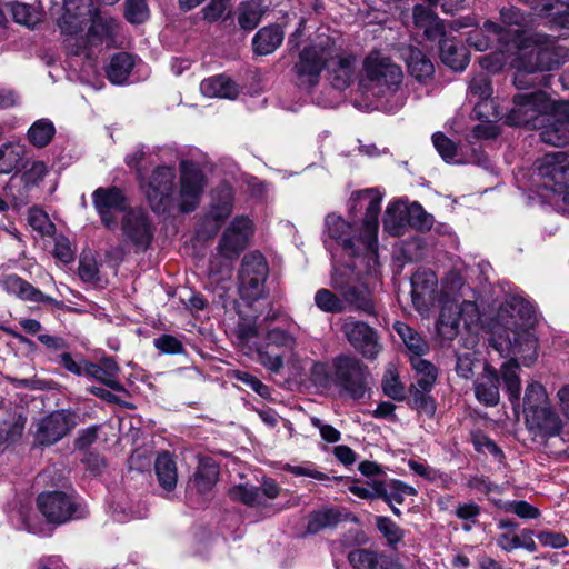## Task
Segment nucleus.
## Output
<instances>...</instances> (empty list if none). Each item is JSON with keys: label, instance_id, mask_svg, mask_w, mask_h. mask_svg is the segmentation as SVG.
<instances>
[{"label": "nucleus", "instance_id": "19", "mask_svg": "<svg viewBox=\"0 0 569 569\" xmlns=\"http://www.w3.org/2000/svg\"><path fill=\"white\" fill-rule=\"evenodd\" d=\"M493 346L501 351L506 348L508 353L520 360L523 366L532 365L538 357V339L530 328H510L506 331V346L498 341H495Z\"/></svg>", "mask_w": 569, "mask_h": 569}, {"label": "nucleus", "instance_id": "1", "mask_svg": "<svg viewBox=\"0 0 569 569\" xmlns=\"http://www.w3.org/2000/svg\"><path fill=\"white\" fill-rule=\"evenodd\" d=\"M351 202V211L366 210L359 234L356 236L355 227L336 213L326 217V232L342 247L343 256L348 259L359 262L368 259L376 263L381 196L372 190H365L353 194Z\"/></svg>", "mask_w": 569, "mask_h": 569}, {"label": "nucleus", "instance_id": "14", "mask_svg": "<svg viewBox=\"0 0 569 569\" xmlns=\"http://www.w3.org/2000/svg\"><path fill=\"white\" fill-rule=\"evenodd\" d=\"M37 502L41 513L52 523L60 525L84 516L74 499L64 492H43L39 495Z\"/></svg>", "mask_w": 569, "mask_h": 569}, {"label": "nucleus", "instance_id": "37", "mask_svg": "<svg viewBox=\"0 0 569 569\" xmlns=\"http://www.w3.org/2000/svg\"><path fill=\"white\" fill-rule=\"evenodd\" d=\"M519 362L517 359L511 358L503 362L500 367L501 378L505 385L506 392L511 402L520 400L521 379L519 377Z\"/></svg>", "mask_w": 569, "mask_h": 569}, {"label": "nucleus", "instance_id": "55", "mask_svg": "<svg viewBox=\"0 0 569 569\" xmlns=\"http://www.w3.org/2000/svg\"><path fill=\"white\" fill-rule=\"evenodd\" d=\"M28 221L31 228L41 236H50L54 232V224L50 221L48 214L38 208H32L28 213Z\"/></svg>", "mask_w": 569, "mask_h": 569}, {"label": "nucleus", "instance_id": "52", "mask_svg": "<svg viewBox=\"0 0 569 569\" xmlns=\"http://www.w3.org/2000/svg\"><path fill=\"white\" fill-rule=\"evenodd\" d=\"M266 279L250 278L247 274L239 273V291L243 299L254 301L263 293Z\"/></svg>", "mask_w": 569, "mask_h": 569}, {"label": "nucleus", "instance_id": "13", "mask_svg": "<svg viewBox=\"0 0 569 569\" xmlns=\"http://www.w3.org/2000/svg\"><path fill=\"white\" fill-rule=\"evenodd\" d=\"M335 386L353 399L366 393V371L362 363L349 356H338L333 360Z\"/></svg>", "mask_w": 569, "mask_h": 569}, {"label": "nucleus", "instance_id": "46", "mask_svg": "<svg viewBox=\"0 0 569 569\" xmlns=\"http://www.w3.org/2000/svg\"><path fill=\"white\" fill-rule=\"evenodd\" d=\"M268 264L264 257L257 252H250L242 259L241 269L239 273L249 276L250 278L267 279Z\"/></svg>", "mask_w": 569, "mask_h": 569}, {"label": "nucleus", "instance_id": "8", "mask_svg": "<svg viewBox=\"0 0 569 569\" xmlns=\"http://www.w3.org/2000/svg\"><path fill=\"white\" fill-rule=\"evenodd\" d=\"M555 101H551L543 91L519 93L513 97V106L506 114V122L509 126H522L536 129L541 126L543 117L551 109Z\"/></svg>", "mask_w": 569, "mask_h": 569}, {"label": "nucleus", "instance_id": "49", "mask_svg": "<svg viewBox=\"0 0 569 569\" xmlns=\"http://www.w3.org/2000/svg\"><path fill=\"white\" fill-rule=\"evenodd\" d=\"M9 7L12 18L17 23L33 28L40 21L39 11L31 4L11 2Z\"/></svg>", "mask_w": 569, "mask_h": 569}, {"label": "nucleus", "instance_id": "63", "mask_svg": "<svg viewBox=\"0 0 569 569\" xmlns=\"http://www.w3.org/2000/svg\"><path fill=\"white\" fill-rule=\"evenodd\" d=\"M432 142L443 160L449 161L455 158L457 153V146L442 132H436L432 136Z\"/></svg>", "mask_w": 569, "mask_h": 569}, {"label": "nucleus", "instance_id": "10", "mask_svg": "<svg viewBox=\"0 0 569 569\" xmlns=\"http://www.w3.org/2000/svg\"><path fill=\"white\" fill-rule=\"evenodd\" d=\"M176 169L172 166L157 167L141 188L154 212H167L176 202Z\"/></svg>", "mask_w": 569, "mask_h": 569}, {"label": "nucleus", "instance_id": "22", "mask_svg": "<svg viewBox=\"0 0 569 569\" xmlns=\"http://www.w3.org/2000/svg\"><path fill=\"white\" fill-rule=\"evenodd\" d=\"M74 427L72 413L57 410L41 419L36 431L40 445H52L62 439Z\"/></svg>", "mask_w": 569, "mask_h": 569}, {"label": "nucleus", "instance_id": "50", "mask_svg": "<svg viewBox=\"0 0 569 569\" xmlns=\"http://www.w3.org/2000/svg\"><path fill=\"white\" fill-rule=\"evenodd\" d=\"M316 306L323 312L340 313L346 310L342 299L328 289H319L315 295Z\"/></svg>", "mask_w": 569, "mask_h": 569}, {"label": "nucleus", "instance_id": "35", "mask_svg": "<svg viewBox=\"0 0 569 569\" xmlns=\"http://www.w3.org/2000/svg\"><path fill=\"white\" fill-rule=\"evenodd\" d=\"M469 91L472 96L479 98V102L473 109V112L478 118H485L490 122L489 114L485 112V108L488 106V99L492 94V87L490 79L487 74L480 73L475 76L469 82Z\"/></svg>", "mask_w": 569, "mask_h": 569}, {"label": "nucleus", "instance_id": "61", "mask_svg": "<svg viewBox=\"0 0 569 569\" xmlns=\"http://www.w3.org/2000/svg\"><path fill=\"white\" fill-rule=\"evenodd\" d=\"M492 39H495V36L487 30L485 22L482 28L475 29L469 33L467 41L476 50L486 51L491 47Z\"/></svg>", "mask_w": 569, "mask_h": 569}, {"label": "nucleus", "instance_id": "47", "mask_svg": "<svg viewBox=\"0 0 569 569\" xmlns=\"http://www.w3.org/2000/svg\"><path fill=\"white\" fill-rule=\"evenodd\" d=\"M350 491L360 498H382L388 505L391 503L385 481L377 478L370 479L365 485H352Z\"/></svg>", "mask_w": 569, "mask_h": 569}, {"label": "nucleus", "instance_id": "43", "mask_svg": "<svg viewBox=\"0 0 569 569\" xmlns=\"http://www.w3.org/2000/svg\"><path fill=\"white\" fill-rule=\"evenodd\" d=\"M511 321H507L506 331L510 328H530L533 329L535 322V310L533 308L523 301L516 302L511 306Z\"/></svg>", "mask_w": 569, "mask_h": 569}, {"label": "nucleus", "instance_id": "41", "mask_svg": "<svg viewBox=\"0 0 569 569\" xmlns=\"http://www.w3.org/2000/svg\"><path fill=\"white\" fill-rule=\"evenodd\" d=\"M133 67V59L126 52H120L113 56L108 68V78L112 83H123Z\"/></svg>", "mask_w": 569, "mask_h": 569}, {"label": "nucleus", "instance_id": "62", "mask_svg": "<svg viewBox=\"0 0 569 569\" xmlns=\"http://www.w3.org/2000/svg\"><path fill=\"white\" fill-rule=\"evenodd\" d=\"M283 470L292 473L296 477H309L319 481L328 479V476L315 468L312 462H302L300 465L287 463Z\"/></svg>", "mask_w": 569, "mask_h": 569}, {"label": "nucleus", "instance_id": "40", "mask_svg": "<svg viewBox=\"0 0 569 569\" xmlns=\"http://www.w3.org/2000/svg\"><path fill=\"white\" fill-rule=\"evenodd\" d=\"M233 208V194L229 186L220 187L214 194L210 216L216 221H223L227 219Z\"/></svg>", "mask_w": 569, "mask_h": 569}, {"label": "nucleus", "instance_id": "44", "mask_svg": "<svg viewBox=\"0 0 569 569\" xmlns=\"http://www.w3.org/2000/svg\"><path fill=\"white\" fill-rule=\"evenodd\" d=\"M460 321L458 306L445 305L441 309L438 322L439 333L447 339H452L458 333Z\"/></svg>", "mask_w": 569, "mask_h": 569}, {"label": "nucleus", "instance_id": "25", "mask_svg": "<svg viewBox=\"0 0 569 569\" xmlns=\"http://www.w3.org/2000/svg\"><path fill=\"white\" fill-rule=\"evenodd\" d=\"M2 290L7 293L18 297L21 300L31 302H43L60 306L61 302L57 301L50 296L44 295L39 289L33 287L27 280L22 279L17 274L4 276L0 280Z\"/></svg>", "mask_w": 569, "mask_h": 569}, {"label": "nucleus", "instance_id": "28", "mask_svg": "<svg viewBox=\"0 0 569 569\" xmlns=\"http://www.w3.org/2000/svg\"><path fill=\"white\" fill-rule=\"evenodd\" d=\"M219 478V466L212 458H201L190 480V489L200 495L208 493L216 486Z\"/></svg>", "mask_w": 569, "mask_h": 569}, {"label": "nucleus", "instance_id": "48", "mask_svg": "<svg viewBox=\"0 0 569 569\" xmlns=\"http://www.w3.org/2000/svg\"><path fill=\"white\" fill-rule=\"evenodd\" d=\"M230 498L249 507L263 506L260 488L251 485H238L229 490Z\"/></svg>", "mask_w": 569, "mask_h": 569}, {"label": "nucleus", "instance_id": "4", "mask_svg": "<svg viewBox=\"0 0 569 569\" xmlns=\"http://www.w3.org/2000/svg\"><path fill=\"white\" fill-rule=\"evenodd\" d=\"M299 347L298 330L273 327L264 335L263 342L256 343L257 361L273 373L280 372L284 358H295Z\"/></svg>", "mask_w": 569, "mask_h": 569}, {"label": "nucleus", "instance_id": "11", "mask_svg": "<svg viewBox=\"0 0 569 569\" xmlns=\"http://www.w3.org/2000/svg\"><path fill=\"white\" fill-rule=\"evenodd\" d=\"M207 180L200 167L189 160H182L179 164V191L176 202L182 212L193 211L204 191Z\"/></svg>", "mask_w": 569, "mask_h": 569}, {"label": "nucleus", "instance_id": "12", "mask_svg": "<svg viewBox=\"0 0 569 569\" xmlns=\"http://www.w3.org/2000/svg\"><path fill=\"white\" fill-rule=\"evenodd\" d=\"M121 239L136 252L146 251L152 242L154 227L150 217L141 209H129L121 216Z\"/></svg>", "mask_w": 569, "mask_h": 569}, {"label": "nucleus", "instance_id": "36", "mask_svg": "<svg viewBox=\"0 0 569 569\" xmlns=\"http://www.w3.org/2000/svg\"><path fill=\"white\" fill-rule=\"evenodd\" d=\"M391 62L389 56H382L379 51L371 52L365 60V72L367 78L377 83L385 81L389 88L387 76L390 72Z\"/></svg>", "mask_w": 569, "mask_h": 569}, {"label": "nucleus", "instance_id": "24", "mask_svg": "<svg viewBox=\"0 0 569 569\" xmlns=\"http://www.w3.org/2000/svg\"><path fill=\"white\" fill-rule=\"evenodd\" d=\"M348 341L365 357L375 358L381 350L376 331L367 323L348 319L342 326Z\"/></svg>", "mask_w": 569, "mask_h": 569}, {"label": "nucleus", "instance_id": "2", "mask_svg": "<svg viewBox=\"0 0 569 569\" xmlns=\"http://www.w3.org/2000/svg\"><path fill=\"white\" fill-rule=\"evenodd\" d=\"M355 61V57L346 54L333 38L319 33L316 41L300 52L295 71L299 86L312 87L318 83L321 71L327 68L332 86L343 90L353 81Z\"/></svg>", "mask_w": 569, "mask_h": 569}, {"label": "nucleus", "instance_id": "42", "mask_svg": "<svg viewBox=\"0 0 569 569\" xmlns=\"http://www.w3.org/2000/svg\"><path fill=\"white\" fill-rule=\"evenodd\" d=\"M264 10L261 0H249L239 6L238 22L244 30H253L260 22Z\"/></svg>", "mask_w": 569, "mask_h": 569}, {"label": "nucleus", "instance_id": "18", "mask_svg": "<svg viewBox=\"0 0 569 569\" xmlns=\"http://www.w3.org/2000/svg\"><path fill=\"white\" fill-rule=\"evenodd\" d=\"M93 206L103 226L114 230L118 226L117 214L128 211L127 199L121 189L116 187L98 188L92 193Z\"/></svg>", "mask_w": 569, "mask_h": 569}, {"label": "nucleus", "instance_id": "59", "mask_svg": "<svg viewBox=\"0 0 569 569\" xmlns=\"http://www.w3.org/2000/svg\"><path fill=\"white\" fill-rule=\"evenodd\" d=\"M310 379L319 388L329 389L335 386V372L331 373L328 366L322 362H316L311 367Z\"/></svg>", "mask_w": 569, "mask_h": 569}, {"label": "nucleus", "instance_id": "17", "mask_svg": "<svg viewBox=\"0 0 569 569\" xmlns=\"http://www.w3.org/2000/svg\"><path fill=\"white\" fill-rule=\"evenodd\" d=\"M537 170L546 188L561 191L569 187V152L546 153L537 161Z\"/></svg>", "mask_w": 569, "mask_h": 569}, {"label": "nucleus", "instance_id": "60", "mask_svg": "<svg viewBox=\"0 0 569 569\" xmlns=\"http://www.w3.org/2000/svg\"><path fill=\"white\" fill-rule=\"evenodd\" d=\"M48 173V168L42 161H34L24 170L21 180L27 188L38 186Z\"/></svg>", "mask_w": 569, "mask_h": 569}, {"label": "nucleus", "instance_id": "27", "mask_svg": "<svg viewBox=\"0 0 569 569\" xmlns=\"http://www.w3.org/2000/svg\"><path fill=\"white\" fill-rule=\"evenodd\" d=\"M83 372L114 391H124L119 380L120 368L112 358H103L98 363L86 362Z\"/></svg>", "mask_w": 569, "mask_h": 569}, {"label": "nucleus", "instance_id": "58", "mask_svg": "<svg viewBox=\"0 0 569 569\" xmlns=\"http://www.w3.org/2000/svg\"><path fill=\"white\" fill-rule=\"evenodd\" d=\"M481 512V508L475 502L459 503L455 509V515L460 520L466 521L465 531H470L472 526L477 523V518Z\"/></svg>", "mask_w": 569, "mask_h": 569}, {"label": "nucleus", "instance_id": "6", "mask_svg": "<svg viewBox=\"0 0 569 569\" xmlns=\"http://www.w3.org/2000/svg\"><path fill=\"white\" fill-rule=\"evenodd\" d=\"M526 422L546 436H557L562 422L552 409L545 387L536 381L528 383L523 398Z\"/></svg>", "mask_w": 569, "mask_h": 569}, {"label": "nucleus", "instance_id": "3", "mask_svg": "<svg viewBox=\"0 0 569 569\" xmlns=\"http://www.w3.org/2000/svg\"><path fill=\"white\" fill-rule=\"evenodd\" d=\"M413 23L418 29L423 30L427 39L441 38L439 42L440 58L446 66L456 71L466 69L469 63L466 48L459 46L453 39L447 38V32L472 26L470 18H459L445 23L430 8L417 4L413 8Z\"/></svg>", "mask_w": 569, "mask_h": 569}, {"label": "nucleus", "instance_id": "56", "mask_svg": "<svg viewBox=\"0 0 569 569\" xmlns=\"http://www.w3.org/2000/svg\"><path fill=\"white\" fill-rule=\"evenodd\" d=\"M21 159L20 151L17 150L11 143H6L0 147V174H8L12 172Z\"/></svg>", "mask_w": 569, "mask_h": 569}, {"label": "nucleus", "instance_id": "30", "mask_svg": "<svg viewBox=\"0 0 569 569\" xmlns=\"http://www.w3.org/2000/svg\"><path fill=\"white\" fill-rule=\"evenodd\" d=\"M402 57L409 73L417 80L422 81L433 74L435 68L432 62L420 49L412 47L405 48L402 49Z\"/></svg>", "mask_w": 569, "mask_h": 569}, {"label": "nucleus", "instance_id": "34", "mask_svg": "<svg viewBox=\"0 0 569 569\" xmlns=\"http://www.w3.org/2000/svg\"><path fill=\"white\" fill-rule=\"evenodd\" d=\"M154 471L162 489L171 491L178 482L176 461L168 452L160 453L154 461Z\"/></svg>", "mask_w": 569, "mask_h": 569}, {"label": "nucleus", "instance_id": "7", "mask_svg": "<svg viewBox=\"0 0 569 569\" xmlns=\"http://www.w3.org/2000/svg\"><path fill=\"white\" fill-rule=\"evenodd\" d=\"M499 16L500 23L491 20L486 21V28L495 36V40L501 47H511L516 50L519 47H526V41L531 36L527 34L531 17L513 6L501 8Z\"/></svg>", "mask_w": 569, "mask_h": 569}, {"label": "nucleus", "instance_id": "5", "mask_svg": "<svg viewBox=\"0 0 569 569\" xmlns=\"http://www.w3.org/2000/svg\"><path fill=\"white\" fill-rule=\"evenodd\" d=\"M371 262L366 259L365 262L351 261L342 266H335L331 280L333 288L341 292L346 306L348 303L365 312L373 311L369 291L361 284L362 273Z\"/></svg>", "mask_w": 569, "mask_h": 569}, {"label": "nucleus", "instance_id": "15", "mask_svg": "<svg viewBox=\"0 0 569 569\" xmlns=\"http://www.w3.org/2000/svg\"><path fill=\"white\" fill-rule=\"evenodd\" d=\"M540 139L548 144L560 147L569 141V101H557L543 117Z\"/></svg>", "mask_w": 569, "mask_h": 569}, {"label": "nucleus", "instance_id": "9", "mask_svg": "<svg viewBox=\"0 0 569 569\" xmlns=\"http://www.w3.org/2000/svg\"><path fill=\"white\" fill-rule=\"evenodd\" d=\"M517 52L521 54L518 66L527 70H552L557 68L563 58L556 41L546 34H531L526 41V47H519Z\"/></svg>", "mask_w": 569, "mask_h": 569}, {"label": "nucleus", "instance_id": "57", "mask_svg": "<svg viewBox=\"0 0 569 569\" xmlns=\"http://www.w3.org/2000/svg\"><path fill=\"white\" fill-rule=\"evenodd\" d=\"M337 512L331 509L313 512L309 518L307 531L309 533H316L325 527L332 526L337 521Z\"/></svg>", "mask_w": 569, "mask_h": 569}, {"label": "nucleus", "instance_id": "45", "mask_svg": "<svg viewBox=\"0 0 569 569\" xmlns=\"http://www.w3.org/2000/svg\"><path fill=\"white\" fill-rule=\"evenodd\" d=\"M569 0H548L541 8H536L537 12L543 18H550L552 21L562 26L569 24Z\"/></svg>", "mask_w": 569, "mask_h": 569}, {"label": "nucleus", "instance_id": "39", "mask_svg": "<svg viewBox=\"0 0 569 569\" xmlns=\"http://www.w3.org/2000/svg\"><path fill=\"white\" fill-rule=\"evenodd\" d=\"M56 128L49 119H39L34 121L28 130L29 142L36 148L48 146L53 139Z\"/></svg>", "mask_w": 569, "mask_h": 569}, {"label": "nucleus", "instance_id": "23", "mask_svg": "<svg viewBox=\"0 0 569 569\" xmlns=\"http://www.w3.org/2000/svg\"><path fill=\"white\" fill-rule=\"evenodd\" d=\"M99 9L92 0H66L64 13L60 20V28L63 33L71 37L82 31L84 24L97 16Z\"/></svg>", "mask_w": 569, "mask_h": 569}, {"label": "nucleus", "instance_id": "64", "mask_svg": "<svg viewBox=\"0 0 569 569\" xmlns=\"http://www.w3.org/2000/svg\"><path fill=\"white\" fill-rule=\"evenodd\" d=\"M53 256L63 263H70L74 259V249L70 240L63 236L56 238Z\"/></svg>", "mask_w": 569, "mask_h": 569}, {"label": "nucleus", "instance_id": "21", "mask_svg": "<svg viewBox=\"0 0 569 569\" xmlns=\"http://www.w3.org/2000/svg\"><path fill=\"white\" fill-rule=\"evenodd\" d=\"M435 222L433 216L428 213L420 203H408L405 200L393 201V236L397 229L405 224L418 231H428Z\"/></svg>", "mask_w": 569, "mask_h": 569}, {"label": "nucleus", "instance_id": "33", "mask_svg": "<svg viewBox=\"0 0 569 569\" xmlns=\"http://www.w3.org/2000/svg\"><path fill=\"white\" fill-rule=\"evenodd\" d=\"M393 329L401 338L410 359L423 356L429 351L428 341L413 328L402 322H396Z\"/></svg>", "mask_w": 569, "mask_h": 569}, {"label": "nucleus", "instance_id": "26", "mask_svg": "<svg viewBox=\"0 0 569 569\" xmlns=\"http://www.w3.org/2000/svg\"><path fill=\"white\" fill-rule=\"evenodd\" d=\"M499 376L489 363H483V371L477 377L473 389L477 400L485 406L493 407L500 400Z\"/></svg>", "mask_w": 569, "mask_h": 569}, {"label": "nucleus", "instance_id": "16", "mask_svg": "<svg viewBox=\"0 0 569 569\" xmlns=\"http://www.w3.org/2000/svg\"><path fill=\"white\" fill-rule=\"evenodd\" d=\"M252 234V221L243 216L237 217L223 231L217 250L223 258L234 260L248 247Z\"/></svg>", "mask_w": 569, "mask_h": 569}, {"label": "nucleus", "instance_id": "20", "mask_svg": "<svg viewBox=\"0 0 569 569\" xmlns=\"http://www.w3.org/2000/svg\"><path fill=\"white\" fill-rule=\"evenodd\" d=\"M90 22L91 26L88 30L87 40L78 37H71L67 40V48L71 54H81L87 47V42L97 43L104 39L113 38L119 27V23L114 18L110 16H102L99 10L97 11V16L92 17Z\"/></svg>", "mask_w": 569, "mask_h": 569}, {"label": "nucleus", "instance_id": "53", "mask_svg": "<svg viewBox=\"0 0 569 569\" xmlns=\"http://www.w3.org/2000/svg\"><path fill=\"white\" fill-rule=\"evenodd\" d=\"M78 273L84 282L99 283L101 281L98 262L91 252L81 256Z\"/></svg>", "mask_w": 569, "mask_h": 569}, {"label": "nucleus", "instance_id": "29", "mask_svg": "<svg viewBox=\"0 0 569 569\" xmlns=\"http://www.w3.org/2000/svg\"><path fill=\"white\" fill-rule=\"evenodd\" d=\"M200 90L204 96L211 98L234 99L239 93L238 84L223 74L204 79L200 84Z\"/></svg>", "mask_w": 569, "mask_h": 569}, {"label": "nucleus", "instance_id": "38", "mask_svg": "<svg viewBox=\"0 0 569 569\" xmlns=\"http://www.w3.org/2000/svg\"><path fill=\"white\" fill-rule=\"evenodd\" d=\"M432 388L415 383L410 388L409 406L420 413L432 417L436 412L437 406L435 399L430 396Z\"/></svg>", "mask_w": 569, "mask_h": 569}, {"label": "nucleus", "instance_id": "31", "mask_svg": "<svg viewBox=\"0 0 569 569\" xmlns=\"http://www.w3.org/2000/svg\"><path fill=\"white\" fill-rule=\"evenodd\" d=\"M348 560L355 569H390L391 567V560L387 555L368 549L351 551Z\"/></svg>", "mask_w": 569, "mask_h": 569}, {"label": "nucleus", "instance_id": "51", "mask_svg": "<svg viewBox=\"0 0 569 569\" xmlns=\"http://www.w3.org/2000/svg\"><path fill=\"white\" fill-rule=\"evenodd\" d=\"M410 361L419 376L416 383L433 388L438 375L437 368L431 362L422 359V356L411 358Z\"/></svg>", "mask_w": 569, "mask_h": 569}, {"label": "nucleus", "instance_id": "32", "mask_svg": "<svg viewBox=\"0 0 569 569\" xmlns=\"http://www.w3.org/2000/svg\"><path fill=\"white\" fill-rule=\"evenodd\" d=\"M284 32L279 26H269L260 29L252 40L253 50L258 54H270L283 41Z\"/></svg>", "mask_w": 569, "mask_h": 569}, {"label": "nucleus", "instance_id": "54", "mask_svg": "<svg viewBox=\"0 0 569 569\" xmlns=\"http://www.w3.org/2000/svg\"><path fill=\"white\" fill-rule=\"evenodd\" d=\"M124 17L133 24H140L149 18V8L146 0H126Z\"/></svg>", "mask_w": 569, "mask_h": 569}]
</instances>
